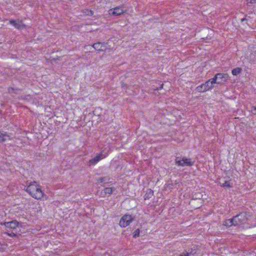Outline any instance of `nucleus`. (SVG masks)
Masks as SVG:
<instances>
[{"mask_svg":"<svg viewBox=\"0 0 256 256\" xmlns=\"http://www.w3.org/2000/svg\"><path fill=\"white\" fill-rule=\"evenodd\" d=\"M6 138L9 140L10 139L9 135L7 134L6 132L2 133L0 132V142H4L6 140Z\"/></svg>","mask_w":256,"mask_h":256,"instance_id":"nucleus-12","label":"nucleus"},{"mask_svg":"<svg viewBox=\"0 0 256 256\" xmlns=\"http://www.w3.org/2000/svg\"><path fill=\"white\" fill-rule=\"evenodd\" d=\"M208 81H209V82L212 83V85L214 84H221V81L218 80V77L216 75L214 76V78H211L210 80H208Z\"/></svg>","mask_w":256,"mask_h":256,"instance_id":"nucleus-15","label":"nucleus"},{"mask_svg":"<svg viewBox=\"0 0 256 256\" xmlns=\"http://www.w3.org/2000/svg\"><path fill=\"white\" fill-rule=\"evenodd\" d=\"M115 190L114 188H106L104 190V192L105 194H112L113 191Z\"/></svg>","mask_w":256,"mask_h":256,"instance_id":"nucleus-18","label":"nucleus"},{"mask_svg":"<svg viewBox=\"0 0 256 256\" xmlns=\"http://www.w3.org/2000/svg\"><path fill=\"white\" fill-rule=\"evenodd\" d=\"M220 186L224 188H231L232 185L230 184V182L228 180H224V183L220 182Z\"/></svg>","mask_w":256,"mask_h":256,"instance_id":"nucleus-17","label":"nucleus"},{"mask_svg":"<svg viewBox=\"0 0 256 256\" xmlns=\"http://www.w3.org/2000/svg\"><path fill=\"white\" fill-rule=\"evenodd\" d=\"M154 192L152 190H149L144 195V199H149L153 196Z\"/></svg>","mask_w":256,"mask_h":256,"instance_id":"nucleus-16","label":"nucleus"},{"mask_svg":"<svg viewBox=\"0 0 256 256\" xmlns=\"http://www.w3.org/2000/svg\"><path fill=\"white\" fill-rule=\"evenodd\" d=\"M246 20V18H242V19L241 20V21H242V22H244V21H245V20Z\"/></svg>","mask_w":256,"mask_h":256,"instance_id":"nucleus-29","label":"nucleus"},{"mask_svg":"<svg viewBox=\"0 0 256 256\" xmlns=\"http://www.w3.org/2000/svg\"><path fill=\"white\" fill-rule=\"evenodd\" d=\"M185 250L188 253V256L194 255L196 253V250L194 246L193 248H189L187 250Z\"/></svg>","mask_w":256,"mask_h":256,"instance_id":"nucleus-13","label":"nucleus"},{"mask_svg":"<svg viewBox=\"0 0 256 256\" xmlns=\"http://www.w3.org/2000/svg\"><path fill=\"white\" fill-rule=\"evenodd\" d=\"M212 87L213 86H212V83L207 80L204 84L197 86L196 88V90L198 92H204L212 89Z\"/></svg>","mask_w":256,"mask_h":256,"instance_id":"nucleus-6","label":"nucleus"},{"mask_svg":"<svg viewBox=\"0 0 256 256\" xmlns=\"http://www.w3.org/2000/svg\"><path fill=\"white\" fill-rule=\"evenodd\" d=\"M249 215L246 212H242L234 216L235 220L234 226L240 225L246 222Z\"/></svg>","mask_w":256,"mask_h":256,"instance_id":"nucleus-3","label":"nucleus"},{"mask_svg":"<svg viewBox=\"0 0 256 256\" xmlns=\"http://www.w3.org/2000/svg\"><path fill=\"white\" fill-rule=\"evenodd\" d=\"M252 111L254 114H256V106H252Z\"/></svg>","mask_w":256,"mask_h":256,"instance_id":"nucleus-25","label":"nucleus"},{"mask_svg":"<svg viewBox=\"0 0 256 256\" xmlns=\"http://www.w3.org/2000/svg\"><path fill=\"white\" fill-rule=\"evenodd\" d=\"M110 180V178L108 177L104 176L100 178L98 180V181H100L101 183H102L106 182Z\"/></svg>","mask_w":256,"mask_h":256,"instance_id":"nucleus-20","label":"nucleus"},{"mask_svg":"<svg viewBox=\"0 0 256 256\" xmlns=\"http://www.w3.org/2000/svg\"><path fill=\"white\" fill-rule=\"evenodd\" d=\"M178 256H188V253L184 250L181 254H180Z\"/></svg>","mask_w":256,"mask_h":256,"instance_id":"nucleus-23","label":"nucleus"},{"mask_svg":"<svg viewBox=\"0 0 256 256\" xmlns=\"http://www.w3.org/2000/svg\"><path fill=\"white\" fill-rule=\"evenodd\" d=\"M10 23L18 30H22L26 28V25L22 22V20H10Z\"/></svg>","mask_w":256,"mask_h":256,"instance_id":"nucleus-7","label":"nucleus"},{"mask_svg":"<svg viewBox=\"0 0 256 256\" xmlns=\"http://www.w3.org/2000/svg\"><path fill=\"white\" fill-rule=\"evenodd\" d=\"M7 234L11 237H14V236H16V234H14V232H11V233H8L7 232L6 233Z\"/></svg>","mask_w":256,"mask_h":256,"instance_id":"nucleus-24","label":"nucleus"},{"mask_svg":"<svg viewBox=\"0 0 256 256\" xmlns=\"http://www.w3.org/2000/svg\"><path fill=\"white\" fill-rule=\"evenodd\" d=\"M110 11H112V14L114 16H120L124 12V10L122 7L118 6L116 7L112 10H110Z\"/></svg>","mask_w":256,"mask_h":256,"instance_id":"nucleus-11","label":"nucleus"},{"mask_svg":"<svg viewBox=\"0 0 256 256\" xmlns=\"http://www.w3.org/2000/svg\"><path fill=\"white\" fill-rule=\"evenodd\" d=\"M134 220V218L130 214H124L120 220L119 224L122 228H126Z\"/></svg>","mask_w":256,"mask_h":256,"instance_id":"nucleus-5","label":"nucleus"},{"mask_svg":"<svg viewBox=\"0 0 256 256\" xmlns=\"http://www.w3.org/2000/svg\"><path fill=\"white\" fill-rule=\"evenodd\" d=\"M108 155V154L107 152H101L100 153L97 154L94 158L90 160L88 162V166H94L100 160L106 158Z\"/></svg>","mask_w":256,"mask_h":256,"instance_id":"nucleus-4","label":"nucleus"},{"mask_svg":"<svg viewBox=\"0 0 256 256\" xmlns=\"http://www.w3.org/2000/svg\"><path fill=\"white\" fill-rule=\"evenodd\" d=\"M14 90V89L12 88H9L8 89V92L9 93L12 92Z\"/></svg>","mask_w":256,"mask_h":256,"instance_id":"nucleus-27","label":"nucleus"},{"mask_svg":"<svg viewBox=\"0 0 256 256\" xmlns=\"http://www.w3.org/2000/svg\"><path fill=\"white\" fill-rule=\"evenodd\" d=\"M133 237L136 238L140 236V230L138 228L136 230L133 232Z\"/></svg>","mask_w":256,"mask_h":256,"instance_id":"nucleus-22","label":"nucleus"},{"mask_svg":"<svg viewBox=\"0 0 256 256\" xmlns=\"http://www.w3.org/2000/svg\"><path fill=\"white\" fill-rule=\"evenodd\" d=\"M247 1L248 3H250V4H256V0H247Z\"/></svg>","mask_w":256,"mask_h":256,"instance_id":"nucleus-26","label":"nucleus"},{"mask_svg":"<svg viewBox=\"0 0 256 256\" xmlns=\"http://www.w3.org/2000/svg\"><path fill=\"white\" fill-rule=\"evenodd\" d=\"M235 220H234V217L232 218L227 220L225 221L224 225L228 226H230L232 225L234 226Z\"/></svg>","mask_w":256,"mask_h":256,"instance_id":"nucleus-14","label":"nucleus"},{"mask_svg":"<svg viewBox=\"0 0 256 256\" xmlns=\"http://www.w3.org/2000/svg\"><path fill=\"white\" fill-rule=\"evenodd\" d=\"M52 61H55L56 60V59L55 58H52Z\"/></svg>","mask_w":256,"mask_h":256,"instance_id":"nucleus-30","label":"nucleus"},{"mask_svg":"<svg viewBox=\"0 0 256 256\" xmlns=\"http://www.w3.org/2000/svg\"><path fill=\"white\" fill-rule=\"evenodd\" d=\"M216 76L218 77V80L221 81V84L226 82L229 78V76L228 74L218 73L216 74Z\"/></svg>","mask_w":256,"mask_h":256,"instance_id":"nucleus-9","label":"nucleus"},{"mask_svg":"<svg viewBox=\"0 0 256 256\" xmlns=\"http://www.w3.org/2000/svg\"><path fill=\"white\" fill-rule=\"evenodd\" d=\"M1 225H4L6 228H10L11 229H14L18 226V222L16 220H12L10 222H5L4 223L1 222Z\"/></svg>","mask_w":256,"mask_h":256,"instance_id":"nucleus-8","label":"nucleus"},{"mask_svg":"<svg viewBox=\"0 0 256 256\" xmlns=\"http://www.w3.org/2000/svg\"><path fill=\"white\" fill-rule=\"evenodd\" d=\"M242 72V68H236L232 70V74L234 76H237L239 74H240Z\"/></svg>","mask_w":256,"mask_h":256,"instance_id":"nucleus-19","label":"nucleus"},{"mask_svg":"<svg viewBox=\"0 0 256 256\" xmlns=\"http://www.w3.org/2000/svg\"><path fill=\"white\" fill-rule=\"evenodd\" d=\"M176 163L178 166H192L194 164V161H192L191 158H188L186 157L177 156L175 159Z\"/></svg>","mask_w":256,"mask_h":256,"instance_id":"nucleus-2","label":"nucleus"},{"mask_svg":"<svg viewBox=\"0 0 256 256\" xmlns=\"http://www.w3.org/2000/svg\"><path fill=\"white\" fill-rule=\"evenodd\" d=\"M24 190L32 198L36 200H40L44 195L41 186L35 181L30 182L27 180L26 182Z\"/></svg>","mask_w":256,"mask_h":256,"instance_id":"nucleus-1","label":"nucleus"},{"mask_svg":"<svg viewBox=\"0 0 256 256\" xmlns=\"http://www.w3.org/2000/svg\"><path fill=\"white\" fill-rule=\"evenodd\" d=\"M92 46L97 51H104L106 49L104 42H96Z\"/></svg>","mask_w":256,"mask_h":256,"instance_id":"nucleus-10","label":"nucleus"},{"mask_svg":"<svg viewBox=\"0 0 256 256\" xmlns=\"http://www.w3.org/2000/svg\"><path fill=\"white\" fill-rule=\"evenodd\" d=\"M83 12L88 16H92L93 14V11L87 9L84 10Z\"/></svg>","mask_w":256,"mask_h":256,"instance_id":"nucleus-21","label":"nucleus"},{"mask_svg":"<svg viewBox=\"0 0 256 256\" xmlns=\"http://www.w3.org/2000/svg\"><path fill=\"white\" fill-rule=\"evenodd\" d=\"M163 85H164L163 84H161V86H160V88H156V90H159V89L162 88H163Z\"/></svg>","mask_w":256,"mask_h":256,"instance_id":"nucleus-28","label":"nucleus"}]
</instances>
